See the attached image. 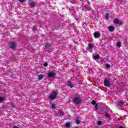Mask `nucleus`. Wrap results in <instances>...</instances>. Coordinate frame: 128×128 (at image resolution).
I'll use <instances>...</instances> for the list:
<instances>
[{
	"instance_id": "nucleus-1",
	"label": "nucleus",
	"mask_w": 128,
	"mask_h": 128,
	"mask_svg": "<svg viewBox=\"0 0 128 128\" xmlns=\"http://www.w3.org/2000/svg\"><path fill=\"white\" fill-rule=\"evenodd\" d=\"M56 94H58V92L56 91H53L50 96V100H56Z\"/></svg>"
},
{
	"instance_id": "nucleus-2",
	"label": "nucleus",
	"mask_w": 128,
	"mask_h": 128,
	"mask_svg": "<svg viewBox=\"0 0 128 128\" xmlns=\"http://www.w3.org/2000/svg\"><path fill=\"white\" fill-rule=\"evenodd\" d=\"M73 102H74L76 104H78L82 102V98L80 97H75L73 99Z\"/></svg>"
},
{
	"instance_id": "nucleus-3",
	"label": "nucleus",
	"mask_w": 128,
	"mask_h": 128,
	"mask_svg": "<svg viewBox=\"0 0 128 128\" xmlns=\"http://www.w3.org/2000/svg\"><path fill=\"white\" fill-rule=\"evenodd\" d=\"M10 48L12 50H16V44L14 42H10Z\"/></svg>"
},
{
	"instance_id": "nucleus-4",
	"label": "nucleus",
	"mask_w": 128,
	"mask_h": 128,
	"mask_svg": "<svg viewBox=\"0 0 128 128\" xmlns=\"http://www.w3.org/2000/svg\"><path fill=\"white\" fill-rule=\"evenodd\" d=\"M104 86H107V88L110 86V81L108 80H104Z\"/></svg>"
},
{
	"instance_id": "nucleus-5",
	"label": "nucleus",
	"mask_w": 128,
	"mask_h": 128,
	"mask_svg": "<svg viewBox=\"0 0 128 128\" xmlns=\"http://www.w3.org/2000/svg\"><path fill=\"white\" fill-rule=\"evenodd\" d=\"M114 24H120V26H122V22L120 21V20L118 18H116L114 20Z\"/></svg>"
},
{
	"instance_id": "nucleus-6",
	"label": "nucleus",
	"mask_w": 128,
	"mask_h": 128,
	"mask_svg": "<svg viewBox=\"0 0 128 128\" xmlns=\"http://www.w3.org/2000/svg\"><path fill=\"white\" fill-rule=\"evenodd\" d=\"M48 78H54L56 76V72H49L48 74Z\"/></svg>"
},
{
	"instance_id": "nucleus-7",
	"label": "nucleus",
	"mask_w": 128,
	"mask_h": 128,
	"mask_svg": "<svg viewBox=\"0 0 128 128\" xmlns=\"http://www.w3.org/2000/svg\"><path fill=\"white\" fill-rule=\"evenodd\" d=\"M118 105L119 106H124V102L122 101H118Z\"/></svg>"
},
{
	"instance_id": "nucleus-8",
	"label": "nucleus",
	"mask_w": 128,
	"mask_h": 128,
	"mask_svg": "<svg viewBox=\"0 0 128 128\" xmlns=\"http://www.w3.org/2000/svg\"><path fill=\"white\" fill-rule=\"evenodd\" d=\"M68 86L70 88H74V84H72V82L69 81V80L68 81Z\"/></svg>"
},
{
	"instance_id": "nucleus-9",
	"label": "nucleus",
	"mask_w": 128,
	"mask_h": 128,
	"mask_svg": "<svg viewBox=\"0 0 128 128\" xmlns=\"http://www.w3.org/2000/svg\"><path fill=\"white\" fill-rule=\"evenodd\" d=\"M94 37L95 38H100V33L98 32H95L94 34Z\"/></svg>"
},
{
	"instance_id": "nucleus-10",
	"label": "nucleus",
	"mask_w": 128,
	"mask_h": 128,
	"mask_svg": "<svg viewBox=\"0 0 128 128\" xmlns=\"http://www.w3.org/2000/svg\"><path fill=\"white\" fill-rule=\"evenodd\" d=\"M108 29L109 32H114V26H110Z\"/></svg>"
},
{
	"instance_id": "nucleus-11",
	"label": "nucleus",
	"mask_w": 128,
	"mask_h": 128,
	"mask_svg": "<svg viewBox=\"0 0 128 128\" xmlns=\"http://www.w3.org/2000/svg\"><path fill=\"white\" fill-rule=\"evenodd\" d=\"M38 78L39 80H42V78H44V76L42 74H40L38 75Z\"/></svg>"
},
{
	"instance_id": "nucleus-12",
	"label": "nucleus",
	"mask_w": 128,
	"mask_h": 128,
	"mask_svg": "<svg viewBox=\"0 0 128 128\" xmlns=\"http://www.w3.org/2000/svg\"><path fill=\"white\" fill-rule=\"evenodd\" d=\"M94 60H100V56L98 54H96L94 56Z\"/></svg>"
},
{
	"instance_id": "nucleus-13",
	"label": "nucleus",
	"mask_w": 128,
	"mask_h": 128,
	"mask_svg": "<svg viewBox=\"0 0 128 128\" xmlns=\"http://www.w3.org/2000/svg\"><path fill=\"white\" fill-rule=\"evenodd\" d=\"M30 6L34 7L36 6V2H31L30 4Z\"/></svg>"
},
{
	"instance_id": "nucleus-14",
	"label": "nucleus",
	"mask_w": 128,
	"mask_h": 128,
	"mask_svg": "<svg viewBox=\"0 0 128 128\" xmlns=\"http://www.w3.org/2000/svg\"><path fill=\"white\" fill-rule=\"evenodd\" d=\"M58 112L60 114V116H64V110H59Z\"/></svg>"
},
{
	"instance_id": "nucleus-15",
	"label": "nucleus",
	"mask_w": 128,
	"mask_h": 128,
	"mask_svg": "<svg viewBox=\"0 0 128 128\" xmlns=\"http://www.w3.org/2000/svg\"><path fill=\"white\" fill-rule=\"evenodd\" d=\"M65 126L67 128H70V122H66L65 124Z\"/></svg>"
},
{
	"instance_id": "nucleus-16",
	"label": "nucleus",
	"mask_w": 128,
	"mask_h": 128,
	"mask_svg": "<svg viewBox=\"0 0 128 128\" xmlns=\"http://www.w3.org/2000/svg\"><path fill=\"white\" fill-rule=\"evenodd\" d=\"M105 116L107 118H110V114H108V112H105Z\"/></svg>"
},
{
	"instance_id": "nucleus-17",
	"label": "nucleus",
	"mask_w": 128,
	"mask_h": 128,
	"mask_svg": "<svg viewBox=\"0 0 128 128\" xmlns=\"http://www.w3.org/2000/svg\"><path fill=\"white\" fill-rule=\"evenodd\" d=\"M50 44H48V43H46L45 44V48H50Z\"/></svg>"
},
{
	"instance_id": "nucleus-18",
	"label": "nucleus",
	"mask_w": 128,
	"mask_h": 128,
	"mask_svg": "<svg viewBox=\"0 0 128 128\" xmlns=\"http://www.w3.org/2000/svg\"><path fill=\"white\" fill-rule=\"evenodd\" d=\"M116 46L118 48H120V46H122V44H120V42H118L116 43Z\"/></svg>"
},
{
	"instance_id": "nucleus-19",
	"label": "nucleus",
	"mask_w": 128,
	"mask_h": 128,
	"mask_svg": "<svg viewBox=\"0 0 128 128\" xmlns=\"http://www.w3.org/2000/svg\"><path fill=\"white\" fill-rule=\"evenodd\" d=\"M88 46V48H94V46H92V44H89Z\"/></svg>"
},
{
	"instance_id": "nucleus-20",
	"label": "nucleus",
	"mask_w": 128,
	"mask_h": 128,
	"mask_svg": "<svg viewBox=\"0 0 128 128\" xmlns=\"http://www.w3.org/2000/svg\"><path fill=\"white\" fill-rule=\"evenodd\" d=\"M76 122L77 124H80V120L78 119L76 120Z\"/></svg>"
},
{
	"instance_id": "nucleus-21",
	"label": "nucleus",
	"mask_w": 128,
	"mask_h": 128,
	"mask_svg": "<svg viewBox=\"0 0 128 128\" xmlns=\"http://www.w3.org/2000/svg\"><path fill=\"white\" fill-rule=\"evenodd\" d=\"M56 104H53L52 105V108H56Z\"/></svg>"
},
{
	"instance_id": "nucleus-22",
	"label": "nucleus",
	"mask_w": 128,
	"mask_h": 128,
	"mask_svg": "<svg viewBox=\"0 0 128 128\" xmlns=\"http://www.w3.org/2000/svg\"><path fill=\"white\" fill-rule=\"evenodd\" d=\"M96 105H95V106H94V108H95V110H98V104H95Z\"/></svg>"
},
{
	"instance_id": "nucleus-23",
	"label": "nucleus",
	"mask_w": 128,
	"mask_h": 128,
	"mask_svg": "<svg viewBox=\"0 0 128 128\" xmlns=\"http://www.w3.org/2000/svg\"><path fill=\"white\" fill-rule=\"evenodd\" d=\"M97 124H98V126H100V124H102V121L100 120L98 121Z\"/></svg>"
},
{
	"instance_id": "nucleus-24",
	"label": "nucleus",
	"mask_w": 128,
	"mask_h": 128,
	"mask_svg": "<svg viewBox=\"0 0 128 128\" xmlns=\"http://www.w3.org/2000/svg\"><path fill=\"white\" fill-rule=\"evenodd\" d=\"M92 104H93L94 106V104H96V101H95L94 100H92Z\"/></svg>"
},
{
	"instance_id": "nucleus-25",
	"label": "nucleus",
	"mask_w": 128,
	"mask_h": 128,
	"mask_svg": "<svg viewBox=\"0 0 128 128\" xmlns=\"http://www.w3.org/2000/svg\"><path fill=\"white\" fill-rule=\"evenodd\" d=\"M106 68H110V65L109 64H106Z\"/></svg>"
},
{
	"instance_id": "nucleus-26",
	"label": "nucleus",
	"mask_w": 128,
	"mask_h": 128,
	"mask_svg": "<svg viewBox=\"0 0 128 128\" xmlns=\"http://www.w3.org/2000/svg\"><path fill=\"white\" fill-rule=\"evenodd\" d=\"M109 16V14H108V13H106V18H108V16Z\"/></svg>"
},
{
	"instance_id": "nucleus-27",
	"label": "nucleus",
	"mask_w": 128,
	"mask_h": 128,
	"mask_svg": "<svg viewBox=\"0 0 128 128\" xmlns=\"http://www.w3.org/2000/svg\"><path fill=\"white\" fill-rule=\"evenodd\" d=\"M44 66H48V62H45L44 64H43Z\"/></svg>"
},
{
	"instance_id": "nucleus-28",
	"label": "nucleus",
	"mask_w": 128,
	"mask_h": 128,
	"mask_svg": "<svg viewBox=\"0 0 128 128\" xmlns=\"http://www.w3.org/2000/svg\"><path fill=\"white\" fill-rule=\"evenodd\" d=\"M10 106H12V108H14V103L11 102V103H10Z\"/></svg>"
},
{
	"instance_id": "nucleus-29",
	"label": "nucleus",
	"mask_w": 128,
	"mask_h": 128,
	"mask_svg": "<svg viewBox=\"0 0 128 128\" xmlns=\"http://www.w3.org/2000/svg\"><path fill=\"white\" fill-rule=\"evenodd\" d=\"M4 100V98L0 97V102H2Z\"/></svg>"
},
{
	"instance_id": "nucleus-30",
	"label": "nucleus",
	"mask_w": 128,
	"mask_h": 128,
	"mask_svg": "<svg viewBox=\"0 0 128 128\" xmlns=\"http://www.w3.org/2000/svg\"><path fill=\"white\" fill-rule=\"evenodd\" d=\"M36 28H34V27H33V28H32V31H33V32H36Z\"/></svg>"
},
{
	"instance_id": "nucleus-31",
	"label": "nucleus",
	"mask_w": 128,
	"mask_h": 128,
	"mask_svg": "<svg viewBox=\"0 0 128 128\" xmlns=\"http://www.w3.org/2000/svg\"><path fill=\"white\" fill-rule=\"evenodd\" d=\"M26 0H19V2H24V1H25Z\"/></svg>"
},
{
	"instance_id": "nucleus-32",
	"label": "nucleus",
	"mask_w": 128,
	"mask_h": 128,
	"mask_svg": "<svg viewBox=\"0 0 128 128\" xmlns=\"http://www.w3.org/2000/svg\"><path fill=\"white\" fill-rule=\"evenodd\" d=\"M118 2H123L124 0H118Z\"/></svg>"
},
{
	"instance_id": "nucleus-33",
	"label": "nucleus",
	"mask_w": 128,
	"mask_h": 128,
	"mask_svg": "<svg viewBox=\"0 0 128 128\" xmlns=\"http://www.w3.org/2000/svg\"><path fill=\"white\" fill-rule=\"evenodd\" d=\"M13 128H18L16 126H14Z\"/></svg>"
},
{
	"instance_id": "nucleus-34",
	"label": "nucleus",
	"mask_w": 128,
	"mask_h": 128,
	"mask_svg": "<svg viewBox=\"0 0 128 128\" xmlns=\"http://www.w3.org/2000/svg\"><path fill=\"white\" fill-rule=\"evenodd\" d=\"M36 72L37 74H39L38 72Z\"/></svg>"
},
{
	"instance_id": "nucleus-35",
	"label": "nucleus",
	"mask_w": 128,
	"mask_h": 128,
	"mask_svg": "<svg viewBox=\"0 0 128 128\" xmlns=\"http://www.w3.org/2000/svg\"><path fill=\"white\" fill-rule=\"evenodd\" d=\"M74 128H78V127H75Z\"/></svg>"
},
{
	"instance_id": "nucleus-36",
	"label": "nucleus",
	"mask_w": 128,
	"mask_h": 128,
	"mask_svg": "<svg viewBox=\"0 0 128 128\" xmlns=\"http://www.w3.org/2000/svg\"><path fill=\"white\" fill-rule=\"evenodd\" d=\"M70 115L69 116V117H70Z\"/></svg>"
}]
</instances>
